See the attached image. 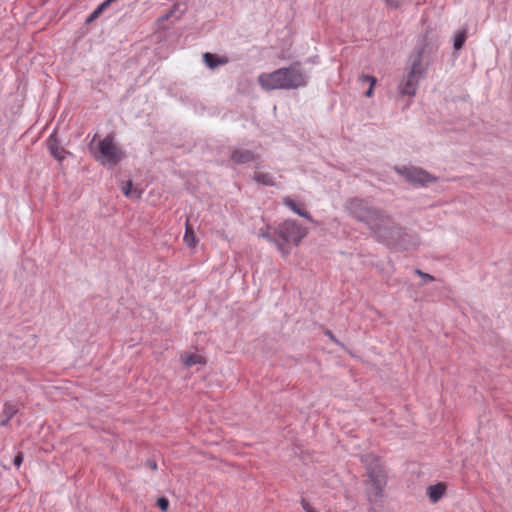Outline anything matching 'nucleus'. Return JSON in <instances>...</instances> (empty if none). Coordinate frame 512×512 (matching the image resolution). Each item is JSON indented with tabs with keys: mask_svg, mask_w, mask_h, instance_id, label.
Instances as JSON below:
<instances>
[{
	"mask_svg": "<svg viewBox=\"0 0 512 512\" xmlns=\"http://www.w3.org/2000/svg\"><path fill=\"white\" fill-rule=\"evenodd\" d=\"M466 38H467V31L466 29H463L461 31H458L457 33H455L454 35V49L455 50H460L465 41H466Z\"/></svg>",
	"mask_w": 512,
	"mask_h": 512,
	"instance_id": "6ab92c4d",
	"label": "nucleus"
},
{
	"mask_svg": "<svg viewBox=\"0 0 512 512\" xmlns=\"http://www.w3.org/2000/svg\"><path fill=\"white\" fill-rule=\"evenodd\" d=\"M259 156L253 151L244 148H234L231 150V160L237 164H246L258 159Z\"/></svg>",
	"mask_w": 512,
	"mask_h": 512,
	"instance_id": "6e6552de",
	"label": "nucleus"
},
{
	"mask_svg": "<svg viewBox=\"0 0 512 512\" xmlns=\"http://www.w3.org/2000/svg\"><path fill=\"white\" fill-rule=\"evenodd\" d=\"M423 52L424 49H421L418 52L416 58L413 60L411 71L409 73V75H411L412 77H416L417 79L423 77L426 73V67L423 66L421 61Z\"/></svg>",
	"mask_w": 512,
	"mask_h": 512,
	"instance_id": "9b49d317",
	"label": "nucleus"
},
{
	"mask_svg": "<svg viewBox=\"0 0 512 512\" xmlns=\"http://www.w3.org/2000/svg\"><path fill=\"white\" fill-rule=\"evenodd\" d=\"M445 492L446 485L442 482H439L435 485H430L427 488V496L432 503H437L444 496Z\"/></svg>",
	"mask_w": 512,
	"mask_h": 512,
	"instance_id": "9d476101",
	"label": "nucleus"
},
{
	"mask_svg": "<svg viewBox=\"0 0 512 512\" xmlns=\"http://www.w3.org/2000/svg\"><path fill=\"white\" fill-rule=\"evenodd\" d=\"M203 59L206 65L211 69H215L219 65H225L228 63L227 57H220L212 53H205L203 55Z\"/></svg>",
	"mask_w": 512,
	"mask_h": 512,
	"instance_id": "4468645a",
	"label": "nucleus"
},
{
	"mask_svg": "<svg viewBox=\"0 0 512 512\" xmlns=\"http://www.w3.org/2000/svg\"><path fill=\"white\" fill-rule=\"evenodd\" d=\"M157 506L162 510V511H167L168 508H169V501L164 498V497H161L157 500Z\"/></svg>",
	"mask_w": 512,
	"mask_h": 512,
	"instance_id": "5701e85b",
	"label": "nucleus"
},
{
	"mask_svg": "<svg viewBox=\"0 0 512 512\" xmlns=\"http://www.w3.org/2000/svg\"><path fill=\"white\" fill-rule=\"evenodd\" d=\"M377 239L388 246H396L401 243L402 238L405 235L404 229L397 225L391 217L381 215L377 218V221L374 222L369 228Z\"/></svg>",
	"mask_w": 512,
	"mask_h": 512,
	"instance_id": "7ed1b4c3",
	"label": "nucleus"
},
{
	"mask_svg": "<svg viewBox=\"0 0 512 512\" xmlns=\"http://www.w3.org/2000/svg\"><path fill=\"white\" fill-rule=\"evenodd\" d=\"M325 335L329 337V339L334 342L336 345L343 347V344L334 336V334L330 330L325 331Z\"/></svg>",
	"mask_w": 512,
	"mask_h": 512,
	"instance_id": "a878e982",
	"label": "nucleus"
},
{
	"mask_svg": "<svg viewBox=\"0 0 512 512\" xmlns=\"http://www.w3.org/2000/svg\"><path fill=\"white\" fill-rule=\"evenodd\" d=\"M418 79L408 75L406 81L400 85V92L403 95L414 96L416 93Z\"/></svg>",
	"mask_w": 512,
	"mask_h": 512,
	"instance_id": "ddd939ff",
	"label": "nucleus"
},
{
	"mask_svg": "<svg viewBox=\"0 0 512 512\" xmlns=\"http://www.w3.org/2000/svg\"><path fill=\"white\" fill-rule=\"evenodd\" d=\"M47 146L51 155L58 161L65 159L68 153L58 142L54 134H52L47 140Z\"/></svg>",
	"mask_w": 512,
	"mask_h": 512,
	"instance_id": "1a4fd4ad",
	"label": "nucleus"
},
{
	"mask_svg": "<svg viewBox=\"0 0 512 512\" xmlns=\"http://www.w3.org/2000/svg\"><path fill=\"white\" fill-rule=\"evenodd\" d=\"M301 505L303 507V509L306 511V512H318L315 508H313L310 503L308 501H306L305 499H302L301 500Z\"/></svg>",
	"mask_w": 512,
	"mask_h": 512,
	"instance_id": "393cba45",
	"label": "nucleus"
},
{
	"mask_svg": "<svg viewBox=\"0 0 512 512\" xmlns=\"http://www.w3.org/2000/svg\"><path fill=\"white\" fill-rule=\"evenodd\" d=\"M184 242L190 247H194L197 242L193 228L189 225L188 221H186V231H185V235H184Z\"/></svg>",
	"mask_w": 512,
	"mask_h": 512,
	"instance_id": "a211bd4d",
	"label": "nucleus"
},
{
	"mask_svg": "<svg viewBox=\"0 0 512 512\" xmlns=\"http://www.w3.org/2000/svg\"><path fill=\"white\" fill-rule=\"evenodd\" d=\"M347 210L352 217L364 222L369 228L374 225L381 212L361 199H352L347 203Z\"/></svg>",
	"mask_w": 512,
	"mask_h": 512,
	"instance_id": "423d86ee",
	"label": "nucleus"
},
{
	"mask_svg": "<svg viewBox=\"0 0 512 512\" xmlns=\"http://www.w3.org/2000/svg\"><path fill=\"white\" fill-rule=\"evenodd\" d=\"M415 273L423 278L424 281H434V277L430 274L424 273L419 269L415 270Z\"/></svg>",
	"mask_w": 512,
	"mask_h": 512,
	"instance_id": "b1692460",
	"label": "nucleus"
},
{
	"mask_svg": "<svg viewBox=\"0 0 512 512\" xmlns=\"http://www.w3.org/2000/svg\"><path fill=\"white\" fill-rule=\"evenodd\" d=\"M253 179L258 184L265 186H274L276 184L274 176L269 172L256 171Z\"/></svg>",
	"mask_w": 512,
	"mask_h": 512,
	"instance_id": "2eb2a0df",
	"label": "nucleus"
},
{
	"mask_svg": "<svg viewBox=\"0 0 512 512\" xmlns=\"http://www.w3.org/2000/svg\"><path fill=\"white\" fill-rule=\"evenodd\" d=\"M283 203L285 206L290 208L294 213L298 214L301 217H304L305 219L312 221V216L309 212L306 210L298 207V205L289 197L283 198Z\"/></svg>",
	"mask_w": 512,
	"mask_h": 512,
	"instance_id": "dca6fc26",
	"label": "nucleus"
},
{
	"mask_svg": "<svg viewBox=\"0 0 512 512\" xmlns=\"http://www.w3.org/2000/svg\"><path fill=\"white\" fill-rule=\"evenodd\" d=\"M89 149L93 158L103 166H117L125 158V152L116 143L113 134L106 135L97 143L94 138Z\"/></svg>",
	"mask_w": 512,
	"mask_h": 512,
	"instance_id": "f03ea898",
	"label": "nucleus"
},
{
	"mask_svg": "<svg viewBox=\"0 0 512 512\" xmlns=\"http://www.w3.org/2000/svg\"><path fill=\"white\" fill-rule=\"evenodd\" d=\"M17 413V408L14 405L7 404L4 408V414L7 416V420L2 422L5 425L6 422Z\"/></svg>",
	"mask_w": 512,
	"mask_h": 512,
	"instance_id": "4be33fe9",
	"label": "nucleus"
},
{
	"mask_svg": "<svg viewBox=\"0 0 512 512\" xmlns=\"http://www.w3.org/2000/svg\"><path fill=\"white\" fill-rule=\"evenodd\" d=\"M359 80L362 82L369 83V89L366 91V97H371L373 95L374 86L376 84V78L370 75H361Z\"/></svg>",
	"mask_w": 512,
	"mask_h": 512,
	"instance_id": "aec40b11",
	"label": "nucleus"
},
{
	"mask_svg": "<svg viewBox=\"0 0 512 512\" xmlns=\"http://www.w3.org/2000/svg\"><path fill=\"white\" fill-rule=\"evenodd\" d=\"M181 361L186 367H191L197 364H205L206 359L200 354L196 353H184L181 355Z\"/></svg>",
	"mask_w": 512,
	"mask_h": 512,
	"instance_id": "f8f14e48",
	"label": "nucleus"
},
{
	"mask_svg": "<svg viewBox=\"0 0 512 512\" xmlns=\"http://www.w3.org/2000/svg\"><path fill=\"white\" fill-rule=\"evenodd\" d=\"M363 461L367 467V474L371 482L368 497L370 501H376L383 496V491L386 486V473L375 456L366 455Z\"/></svg>",
	"mask_w": 512,
	"mask_h": 512,
	"instance_id": "39448f33",
	"label": "nucleus"
},
{
	"mask_svg": "<svg viewBox=\"0 0 512 512\" xmlns=\"http://www.w3.org/2000/svg\"><path fill=\"white\" fill-rule=\"evenodd\" d=\"M260 236H261V237H263V238L268 239L269 241H273V242H275V243L277 242L276 240L272 239V238L270 237L269 233H267V232H261V233H260Z\"/></svg>",
	"mask_w": 512,
	"mask_h": 512,
	"instance_id": "c85d7f7f",
	"label": "nucleus"
},
{
	"mask_svg": "<svg viewBox=\"0 0 512 512\" xmlns=\"http://www.w3.org/2000/svg\"><path fill=\"white\" fill-rule=\"evenodd\" d=\"M147 466H148L151 470H157V468H158L157 463H156V461H154V460H148V461H147Z\"/></svg>",
	"mask_w": 512,
	"mask_h": 512,
	"instance_id": "cd10ccee",
	"label": "nucleus"
},
{
	"mask_svg": "<svg viewBox=\"0 0 512 512\" xmlns=\"http://www.w3.org/2000/svg\"><path fill=\"white\" fill-rule=\"evenodd\" d=\"M396 172L413 184L426 185L435 182L436 178L427 171L413 166L396 167Z\"/></svg>",
	"mask_w": 512,
	"mask_h": 512,
	"instance_id": "0eeeda50",
	"label": "nucleus"
},
{
	"mask_svg": "<svg viewBox=\"0 0 512 512\" xmlns=\"http://www.w3.org/2000/svg\"><path fill=\"white\" fill-rule=\"evenodd\" d=\"M275 234L280 239V241L276 242L278 250L286 257L290 254L288 244L299 245L301 240L307 235V230L293 220H285L278 225Z\"/></svg>",
	"mask_w": 512,
	"mask_h": 512,
	"instance_id": "20e7f679",
	"label": "nucleus"
},
{
	"mask_svg": "<svg viewBox=\"0 0 512 512\" xmlns=\"http://www.w3.org/2000/svg\"><path fill=\"white\" fill-rule=\"evenodd\" d=\"M121 190L126 197L131 199H139L142 194L139 189L133 187L132 181L122 183Z\"/></svg>",
	"mask_w": 512,
	"mask_h": 512,
	"instance_id": "f3484780",
	"label": "nucleus"
},
{
	"mask_svg": "<svg viewBox=\"0 0 512 512\" xmlns=\"http://www.w3.org/2000/svg\"><path fill=\"white\" fill-rule=\"evenodd\" d=\"M112 2V0H106L104 1L102 4H100L92 13L91 15L89 16V18L87 19L88 22L96 19L101 13L102 11L108 7L110 5V3Z\"/></svg>",
	"mask_w": 512,
	"mask_h": 512,
	"instance_id": "412c9836",
	"label": "nucleus"
},
{
	"mask_svg": "<svg viewBox=\"0 0 512 512\" xmlns=\"http://www.w3.org/2000/svg\"><path fill=\"white\" fill-rule=\"evenodd\" d=\"M13 462H14V465H15L16 467H20V465H21V464H22V462H23V453L19 451V452L17 453V455L15 456V458H14V461H13Z\"/></svg>",
	"mask_w": 512,
	"mask_h": 512,
	"instance_id": "bb28decb",
	"label": "nucleus"
},
{
	"mask_svg": "<svg viewBox=\"0 0 512 512\" xmlns=\"http://www.w3.org/2000/svg\"><path fill=\"white\" fill-rule=\"evenodd\" d=\"M258 83L262 89L290 90L306 85V78L298 64L277 69L270 73H261L258 76Z\"/></svg>",
	"mask_w": 512,
	"mask_h": 512,
	"instance_id": "f257e3e1",
	"label": "nucleus"
}]
</instances>
